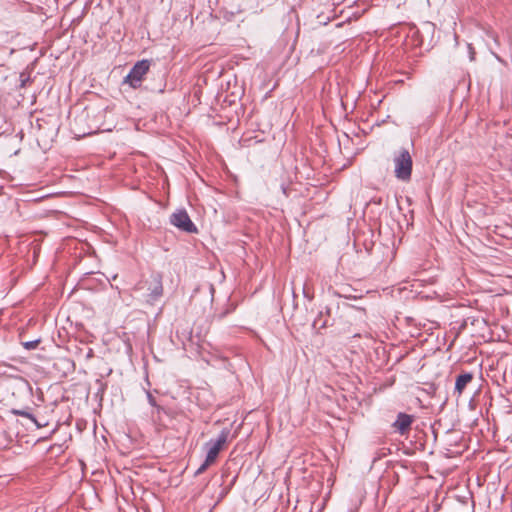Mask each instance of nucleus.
Wrapping results in <instances>:
<instances>
[{"label": "nucleus", "instance_id": "f257e3e1", "mask_svg": "<svg viewBox=\"0 0 512 512\" xmlns=\"http://www.w3.org/2000/svg\"><path fill=\"white\" fill-rule=\"evenodd\" d=\"M228 436L229 431L223 430L216 440H211L206 444L208 448L206 459L196 474L203 473L209 466L216 463L219 453L226 448Z\"/></svg>", "mask_w": 512, "mask_h": 512}, {"label": "nucleus", "instance_id": "f03ea898", "mask_svg": "<svg viewBox=\"0 0 512 512\" xmlns=\"http://www.w3.org/2000/svg\"><path fill=\"white\" fill-rule=\"evenodd\" d=\"M395 177L401 181H409L412 173V158L405 149L401 150L394 158Z\"/></svg>", "mask_w": 512, "mask_h": 512}, {"label": "nucleus", "instance_id": "7ed1b4c3", "mask_svg": "<svg viewBox=\"0 0 512 512\" xmlns=\"http://www.w3.org/2000/svg\"><path fill=\"white\" fill-rule=\"evenodd\" d=\"M150 65V61L146 59L136 62L129 74L124 78L123 83L128 84L133 89L139 88L150 70Z\"/></svg>", "mask_w": 512, "mask_h": 512}, {"label": "nucleus", "instance_id": "20e7f679", "mask_svg": "<svg viewBox=\"0 0 512 512\" xmlns=\"http://www.w3.org/2000/svg\"><path fill=\"white\" fill-rule=\"evenodd\" d=\"M412 421L413 419L411 415L399 413L393 426L401 435H404L410 430Z\"/></svg>", "mask_w": 512, "mask_h": 512}, {"label": "nucleus", "instance_id": "39448f33", "mask_svg": "<svg viewBox=\"0 0 512 512\" xmlns=\"http://www.w3.org/2000/svg\"><path fill=\"white\" fill-rule=\"evenodd\" d=\"M473 379V375L471 373H463L459 375L456 379L455 383V391L458 395H461L467 384H469Z\"/></svg>", "mask_w": 512, "mask_h": 512}, {"label": "nucleus", "instance_id": "423d86ee", "mask_svg": "<svg viewBox=\"0 0 512 512\" xmlns=\"http://www.w3.org/2000/svg\"><path fill=\"white\" fill-rule=\"evenodd\" d=\"M171 224H192L188 214L184 210H178L170 218Z\"/></svg>", "mask_w": 512, "mask_h": 512}, {"label": "nucleus", "instance_id": "0eeeda50", "mask_svg": "<svg viewBox=\"0 0 512 512\" xmlns=\"http://www.w3.org/2000/svg\"><path fill=\"white\" fill-rule=\"evenodd\" d=\"M188 233H197V226H178Z\"/></svg>", "mask_w": 512, "mask_h": 512}, {"label": "nucleus", "instance_id": "6e6552de", "mask_svg": "<svg viewBox=\"0 0 512 512\" xmlns=\"http://www.w3.org/2000/svg\"><path fill=\"white\" fill-rule=\"evenodd\" d=\"M37 344H38V341H35V342H27V343H25V347H26V348H29V349H30V348H35V347L37 346Z\"/></svg>", "mask_w": 512, "mask_h": 512}, {"label": "nucleus", "instance_id": "1a4fd4ad", "mask_svg": "<svg viewBox=\"0 0 512 512\" xmlns=\"http://www.w3.org/2000/svg\"><path fill=\"white\" fill-rule=\"evenodd\" d=\"M469 50H470V59H471V60H474V54H475V52H474V50H473V48H472V46H471V45H469Z\"/></svg>", "mask_w": 512, "mask_h": 512}, {"label": "nucleus", "instance_id": "9d476101", "mask_svg": "<svg viewBox=\"0 0 512 512\" xmlns=\"http://www.w3.org/2000/svg\"><path fill=\"white\" fill-rule=\"evenodd\" d=\"M149 398V402L152 404V405H155V399L149 394L148 396Z\"/></svg>", "mask_w": 512, "mask_h": 512}]
</instances>
